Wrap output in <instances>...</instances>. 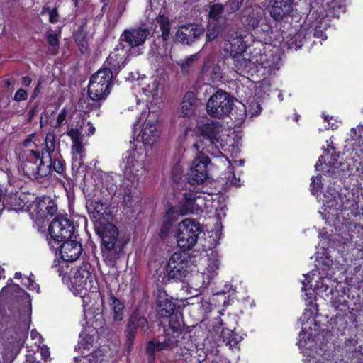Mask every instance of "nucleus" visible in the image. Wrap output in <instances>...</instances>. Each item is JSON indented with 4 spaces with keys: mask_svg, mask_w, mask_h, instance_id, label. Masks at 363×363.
<instances>
[{
    "mask_svg": "<svg viewBox=\"0 0 363 363\" xmlns=\"http://www.w3.org/2000/svg\"><path fill=\"white\" fill-rule=\"evenodd\" d=\"M208 178V172L189 169L186 179L191 186L200 185Z\"/></svg>",
    "mask_w": 363,
    "mask_h": 363,
    "instance_id": "obj_41",
    "label": "nucleus"
},
{
    "mask_svg": "<svg viewBox=\"0 0 363 363\" xmlns=\"http://www.w3.org/2000/svg\"><path fill=\"white\" fill-rule=\"evenodd\" d=\"M78 235L73 238L64 240L59 244L50 245V248L55 253L59 251L61 259L67 262H72L78 259L82 254L83 247L81 242L77 240Z\"/></svg>",
    "mask_w": 363,
    "mask_h": 363,
    "instance_id": "obj_16",
    "label": "nucleus"
},
{
    "mask_svg": "<svg viewBox=\"0 0 363 363\" xmlns=\"http://www.w3.org/2000/svg\"><path fill=\"white\" fill-rule=\"evenodd\" d=\"M163 350L172 351L165 339L162 342L152 339L147 342L145 345V354L147 357L148 363H154L156 359V352Z\"/></svg>",
    "mask_w": 363,
    "mask_h": 363,
    "instance_id": "obj_29",
    "label": "nucleus"
},
{
    "mask_svg": "<svg viewBox=\"0 0 363 363\" xmlns=\"http://www.w3.org/2000/svg\"><path fill=\"white\" fill-rule=\"evenodd\" d=\"M107 302L112 311L113 320L121 321L124 317V303L116 297L111 291L108 294Z\"/></svg>",
    "mask_w": 363,
    "mask_h": 363,
    "instance_id": "obj_31",
    "label": "nucleus"
},
{
    "mask_svg": "<svg viewBox=\"0 0 363 363\" xmlns=\"http://www.w3.org/2000/svg\"><path fill=\"white\" fill-rule=\"evenodd\" d=\"M314 11L311 14V18H313L315 16V21L312 22L311 26L314 27L313 35L317 38H323V32L320 30H318V28H320L319 24L322 23V21L325 18V15L323 13ZM308 18H310V14L308 16Z\"/></svg>",
    "mask_w": 363,
    "mask_h": 363,
    "instance_id": "obj_45",
    "label": "nucleus"
},
{
    "mask_svg": "<svg viewBox=\"0 0 363 363\" xmlns=\"http://www.w3.org/2000/svg\"><path fill=\"white\" fill-rule=\"evenodd\" d=\"M149 330L147 318L135 310L129 316L125 330V347L128 354L133 350L136 335L138 332L145 333Z\"/></svg>",
    "mask_w": 363,
    "mask_h": 363,
    "instance_id": "obj_10",
    "label": "nucleus"
},
{
    "mask_svg": "<svg viewBox=\"0 0 363 363\" xmlns=\"http://www.w3.org/2000/svg\"><path fill=\"white\" fill-rule=\"evenodd\" d=\"M197 107V99L191 91L187 92L181 103V116L179 125L181 130L185 136L189 135L190 132H194L196 126L193 121V116L195 115Z\"/></svg>",
    "mask_w": 363,
    "mask_h": 363,
    "instance_id": "obj_11",
    "label": "nucleus"
},
{
    "mask_svg": "<svg viewBox=\"0 0 363 363\" xmlns=\"http://www.w3.org/2000/svg\"><path fill=\"white\" fill-rule=\"evenodd\" d=\"M184 175V169L181 161H177L172 168V180L179 185Z\"/></svg>",
    "mask_w": 363,
    "mask_h": 363,
    "instance_id": "obj_48",
    "label": "nucleus"
},
{
    "mask_svg": "<svg viewBox=\"0 0 363 363\" xmlns=\"http://www.w3.org/2000/svg\"><path fill=\"white\" fill-rule=\"evenodd\" d=\"M244 0H228L223 5L224 10L228 13H233L242 5Z\"/></svg>",
    "mask_w": 363,
    "mask_h": 363,
    "instance_id": "obj_51",
    "label": "nucleus"
},
{
    "mask_svg": "<svg viewBox=\"0 0 363 363\" xmlns=\"http://www.w3.org/2000/svg\"><path fill=\"white\" fill-rule=\"evenodd\" d=\"M190 262V258L183 252L172 254L165 265V274L162 282L166 284L172 281H182L191 271Z\"/></svg>",
    "mask_w": 363,
    "mask_h": 363,
    "instance_id": "obj_4",
    "label": "nucleus"
},
{
    "mask_svg": "<svg viewBox=\"0 0 363 363\" xmlns=\"http://www.w3.org/2000/svg\"><path fill=\"white\" fill-rule=\"evenodd\" d=\"M37 137L35 133L29 134L27 138L23 142V146L26 147L27 149H30L33 145L36 146L35 143H33V140Z\"/></svg>",
    "mask_w": 363,
    "mask_h": 363,
    "instance_id": "obj_61",
    "label": "nucleus"
},
{
    "mask_svg": "<svg viewBox=\"0 0 363 363\" xmlns=\"http://www.w3.org/2000/svg\"><path fill=\"white\" fill-rule=\"evenodd\" d=\"M9 281L13 282L12 279ZM0 302H4L9 308H28L31 306L30 294L18 284H11L3 287L0 291Z\"/></svg>",
    "mask_w": 363,
    "mask_h": 363,
    "instance_id": "obj_9",
    "label": "nucleus"
},
{
    "mask_svg": "<svg viewBox=\"0 0 363 363\" xmlns=\"http://www.w3.org/2000/svg\"><path fill=\"white\" fill-rule=\"evenodd\" d=\"M18 159L24 175L30 179H41L49 175L45 157L40 155L39 150H23Z\"/></svg>",
    "mask_w": 363,
    "mask_h": 363,
    "instance_id": "obj_3",
    "label": "nucleus"
},
{
    "mask_svg": "<svg viewBox=\"0 0 363 363\" xmlns=\"http://www.w3.org/2000/svg\"><path fill=\"white\" fill-rule=\"evenodd\" d=\"M264 15V10L258 5L245 7L241 11L240 21L247 29L255 30L263 20Z\"/></svg>",
    "mask_w": 363,
    "mask_h": 363,
    "instance_id": "obj_22",
    "label": "nucleus"
},
{
    "mask_svg": "<svg viewBox=\"0 0 363 363\" xmlns=\"http://www.w3.org/2000/svg\"><path fill=\"white\" fill-rule=\"evenodd\" d=\"M334 306L335 308L341 311H346L349 308L348 302L346 301L345 299L341 301L340 299L337 301H334Z\"/></svg>",
    "mask_w": 363,
    "mask_h": 363,
    "instance_id": "obj_63",
    "label": "nucleus"
},
{
    "mask_svg": "<svg viewBox=\"0 0 363 363\" xmlns=\"http://www.w3.org/2000/svg\"><path fill=\"white\" fill-rule=\"evenodd\" d=\"M73 39L82 54L89 50L88 32L86 31V21L82 19L77 29L73 32Z\"/></svg>",
    "mask_w": 363,
    "mask_h": 363,
    "instance_id": "obj_28",
    "label": "nucleus"
},
{
    "mask_svg": "<svg viewBox=\"0 0 363 363\" xmlns=\"http://www.w3.org/2000/svg\"><path fill=\"white\" fill-rule=\"evenodd\" d=\"M46 40L48 45L52 48L57 46L59 44V38L54 32L48 33Z\"/></svg>",
    "mask_w": 363,
    "mask_h": 363,
    "instance_id": "obj_57",
    "label": "nucleus"
},
{
    "mask_svg": "<svg viewBox=\"0 0 363 363\" xmlns=\"http://www.w3.org/2000/svg\"><path fill=\"white\" fill-rule=\"evenodd\" d=\"M261 41L254 42L252 48H250L251 60L255 63L261 65L262 67L267 69L269 71H275L279 69V61L280 59L274 55L270 51L267 52L265 45Z\"/></svg>",
    "mask_w": 363,
    "mask_h": 363,
    "instance_id": "obj_14",
    "label": "nucleus"
},
{
    "mask_svg": "<svg viewBox=\"0 0 363 363\" xmlns=\"http://www.w3.org/2000/svg\"><path fill=\"white\" fill-rule=\"evenodd\" d=\"M199 129L201 135L208 140L211 145H216L218 143L220 125L218 121H211L203 123L199 127Z\"/></svg>",
    "mask_w": 363,
    "mask_h": 363,
    "instance_id": "obj_26",
    "label": "nucleus"
},
{
    "mask_svg": "<svg viewBox=\"0 0 363 363\" xmlns=\"http://www.w3.org/2000/svg\"><path fill=\"white\" fill-rule=\"evenodd\" d=\"M67 135L71 138L72 143L82 140V133L77 128H70Z\"/></svg>",
    "mask_w": 363,
    "mask_h": 363,
    "instance_id": "obj_58",
    "label": "nucleus"
},
{
    "mask_svg": "<svg viewBox=\"0 0 363 363\" xmlns=\"http://www.w3.org/2000/svg\"><path fill=\"white\" fill-rule=\"evenodd\" d=\"M40 13L44 15L48 13L49 15V22L51 23H56L60 20V14L57 7L52 9L49 6H43Z\"/></svg>",
    "mask_w": 363,
    "mask_h": 363,
    "instance_id": "obj_50",
    "label": "nucleus"
},
{
    "mask_svg": "<svg viewBox=\"0 0 363 363\" xmlns=\"http://www.w3.org/2000/svg\"><path fill=\"white\" fill-rule=\"evenodd\" d=\"M22 284L26 286L28 289L34 291L36 290L37 292H39L40 291V286L39 284H38L30 276L29 277H25L22 279Z\"/></svg>",
    "mask_w": 363,
    "mask_h": 363,
    "instance_id": "obj_53",
    "label": "nucleus"
},
{
    "mask_svg": "<svg viewBox=\"0 0 363 363\" xmlns=\"http://www.w3.org/2000/svg\"><path fill=\"white\" fill-rule=\"evenodd\" d=\"M234 106L233 96L225 91H216L206 103L208 114L215 118L229 116Z\"/></svg>",
    "mask_w": 363,
    "mask_h": 363,
    "instance_id": "obj_8",
    "label": "nucleus"
},
{
    "mask_svg": "<svg viewBox=\"0 0 363 363\" xmlns=\"http://www.w3.org/2000/svg\"><path fill=\"white\" fill-rule=\"evenodd\" d=\"M179 216V213L173 206L168 208L163 217V222L160 229L159 235L161 238H164L169 235L177 222Z\"/></svg>",
    "mask_w": 363,
    "mask_h": 363,
    "instance_id": "obj_27",
    "label": "nucleus"
},
{
    "mask_svg": "<svg viewBox=\"0 0 363 363\" xmlns=\"http://www.w3.org/2000/svg\"><path fill=\"white\" fill-rule=\"evenodd\" d=\"M140 136L144 145L152 146L159 138V132L155 123L145 121Z\"/></svg>",
    "mask_w": 363,
    "mask_h": 363,
    "instance_id": "obj_30",
    "label": "nucleus"
},
{
    "mask_svg": "<svg viewBox=\"0 0 363 363\" xmlns=\"http://www.w3.org/2000/svg\"><path fill=\"white\" fill-rule=\"evenodd\" d=\"M155 297L156 311L158 315L172 320L173 317L177 319H183L182 313L176 308V303L172 301V298L169 296L163 289H157L154 294Z\"/></svg>",
    "mask_w": 363,
    "mask_h": 363,
    "instance_id": "obj_13",
    "label": "nucleus"
},
{
    "mask_svg": "<svg viewBox=\"0 0 363 363\" xmlns=\"http://www.w3.org/2000/svg\"><path fill=\"white\" fill-rule=\"evenodd\" d=\"M115 74L111 72L110 70L106 69L105 67L100 69L97 72L94 74L90 79L92 81H96L99 84H103L105 86L107 85L111 89L113 85V79L115 78Z\"/></svg>",
    "mask_w": 363,
    "mask_h": 363,
    "instance_id": "obj_35",
    "label": "nucleus"
},
{
    "mask_svg": "<svg viewBox=\"0 0 363 363\" xmlns=\"http://www.w3.org/2000/svg\"><path fill=\"white\" fill-rule=\"evenodd\" d=\"M192 286L196 289L206 288L209 284V281L206 282L205 275L203 273H196L194 275H191L189 281Z\"/></svg>",
    "mask_w": 363,
    "mask_h": 363,
    "instance_id": "obj_49",
    "label": "nucleus"
},
{
    "mask_svg": "<svg viewBox=\"0 0 363 363\" xmlns=\"http://www.w3.org/2000/svg\"><path fill=\"white\" fill-rule=\"evenodd\" d=\"M129 52L125 45L118 40V43L113 50L110 52L104 64L105 68L110 70L116 77L127 64Z\"/></svg>",
    "mask_w": 363,
    "mask_h": 363,
    "instance_id": "obj_18",
    "label": "nucleus"
},
{
    "mask_svg": "<svg viewBox=\"0 0 363 363\" xmlns=\"http://www.w3.org/2000/svg\"><path fill=\"white\" fill-rule=\"evenodd\" d=\"M225 11L223 4H214L210 7L208 21L225 24L226 18L223 16Z\"/></svg>",
    "mask_w": 363,
    "mask_h": 363,
    "instance_id": "obj_40",
    "label": "nucleus"
},
{
    "mask_svg": "<svg viewBox=\"0 0 363 363\" xmlns=\"http://www.w3.org/2000/svg\"><path fill=\"white\" fill-rule=\"evenodd\" d=\"M293 0H273L270 15L276 21L286 23L293 11Z\"/></svg>",
    "mask_w": 363,
    "mask_h": 363,
    "instance_id": "obj_23",
    "label": "nucleus"
},
{
    "mask_svg": "<svg viewBox=\"0 0 363 363\" xmlns=\"http://www.w3.org/2000/svg\"><path fill=\"white\" fill-rule=\"evenodd\" d=\"M94 229L101 239L100 249L104 261L107 265L113 267L123 255L129 238L125 235L120 236L116 225L104 218L94 223Z\"/></svg>",
    "mask_w": 363,
    "mask_h": 363,
    "instance_id": "obj_1",
    "label": "nucleus"
},
{
    "mask_svg": "<svg viewBox=\"0 0 363 363\" xmlns=\"http://www.w3.org/2000/svg\"><path fill=\"white\" fill-rule=\"evenodd\" d=\"M203 231L201 223L193 218H185L179 224L177 241L179 248L185 250L192 249L196 244L199 236Z\"/></svg>",
    "mask_w": 363,
    "mask_h": 363,
    "instance_id": "obj_7",
    "label": "nucleus"
},
{
    "mask_svg": "<svg viewBox=\"0 0 363 363\" xmlns=\"http://www.w3.org/2000/svg\"><path fill=\"white\" fill-rule=\"evenodd\" d=\"M33 209L32 216L35 217L38 223H44L55 216L57 212V205L55 200L50 196H37L30 206Z\"/></svg>",
    "mask_w": 363,
    "mask_h": 363,
    "instance_id": "obj_17",
    "label": "nucleus"
},
{
    "mask_svg": "<svg viewBox=\"0 0 363 363\" xmlns=\"http://www.w3.org/2000/svg\"><path fill=\"white\" fill-rule=\"evenodd\" d=\"M200 75L203 80L215 83L221 81L223 72L218 64L208 59L203 62Z\"/></svg>",
    "mask_w": 363,
    "mask_h": 363,
    "instance_id": "obj_25",
    "label": "nucleus"
},
{
    "mask_svg": "<svg viewBox=\"0 0 363 363\" xmlns=\"http://www.w3.org/2000/svg\"><path fill=\"white\" fill-rule=\"evenodd\" d=\"M224 26V23L208 21L206 33V41L211 42L215 40L223 29Z\"/></svg>",
    "mask_w": 363,
    "mask_h": 363,
    "instance_id": "obj_42",
    "label": "nucleus"
},
{
    "mask_svg": "<svg viewBox=\"0 0 363 363\" xmlns=\"http://www.w3.org/2000/svg\"><path fill=\"white\" fill-rule=\"evenodd\" d=\"M201 193H206V191L202 190ZM200 201H203L201 192L189 189L183 194L182 198L179 201L177 212L181 216L197 212L201 208L199 204Z\"/></svg>",
    "mask_w": 363,
    "mask_h": 363,
    "instance_id": "obj_21",
    "label": "nucleus"
},
{
    "mask_svg": "<svg viewBox=\"0 0 363 363\" xmlns=\"http://www.w3.org/2000/svg\"><path fill=\"white\" fill-rule=\"evenodd\" d=\"M45 161L47 162L45 165L49 170V174L53 171L60 175H64L65 172V162L60 153L50 155L49 157H45Z\"/></svg>",
    "mask_w": 363,
    "mask_h": 363,
    "instance_id": "obj_33",
    "label": "nucleus"
},
{
    "mask_svg": "<svg viewBox=\"0 0 363 363\" xmlns=\"http://www.w3.org/2000/svg\"><path fill=\"white\" fill-rule=\"evenodd\" d=\"M150 30L146 27L140 26L135 28L125 29L121 33L119 41L125 45L130 52L133 53L135 48H138V55L142 54L143 50H140V46H143L147 38L150 35Z\"/></svg>",
    "mask_w": 363,
    "mask_h": 363,
    "instance_id": "obj_15",
    "label": "nucleus"
},
{
    "mask_svg": "<svg viewBox=\"0 0 363 363\" xmlns=\"http://www.w3.org/2000/svg\"><path fill=\"white\" fill-rule=\"evenodd\" d=\"M110 87L96 81L89 80L88 85V97L84 100V106L82 105V99H80L79 104L84 112H89L97 110L101 106V102L110 94Z\"/></svg>",
    "mask_w": 363,
    "mask_h": 363,
    "instance_id": "obj_12",
    "label": "nucleus"
},
{
    "mask_svg": "<svg viewBox=\"0 0 363 363\" xmlns=\"http://www.w3.org/2000/svg\"><path fill=\"white\" fill-rule=\"evenodd\" d=\"M23 346V341L16 333L13 340L4 342L0 363H12L21 352Z\"/></svg>",
    "mask_w": 363,
    "mask_h": 363,
    "instance_id": "obj_24",
    "label": "nucleus"
},
{
    "mask_svg": "<svg viewBox=\"0 0 363 363\" xmlns=\"http://www.w3.org/2000/svg\"><path fill=\"white\" fill-rule=\"evenodd\" d=\"M104 360V355L101 350H93L89 353L88 362L89 363H101Z\"/></svg>",
    "mask_w": 363,
    "mask_h": 363,
    "instance_id": "obj_54",
    "label": "nucleus"
},
{
    "mask_svg": "<svg viewBox=\"0 0 363 363\" xmlns=\"http://www.w3.org/2000/svg\"><path fill=\"white\" fill-rule=\"evenodd\" d=\"M42 88H43L42 81H41V79H39L32 92V94L30 96V101H33L38 96L39 94L41 91Z\"/></svg>",
    "mask_w": 363,
    "mask_h": 363,
    "instance_id": "obj_64",
    "label": "nucleus"
},
{
    "mask_svg": "<svg viewBox=\"0 0 363 363\" xmlns=\"http://www.w3.org/2000/svg\"><path fill=\"white\" fill-rule=\"evenodd\" d=\"M262 110V108L261 105L255 101L251 103L249 111L250 112L252 116H257L260 114Z\"/></svg>",
    "mask_w": 363,
    "mask_h": 363,
    "instance_id": "obj_60",
    "label": "nucleus"
},
{
    "mask_svg": "<svg viewBox=\"0 0 363 363\" xmlns=\"http://www.w3.org/2000/svg\"><path fill=\"white\" fill-rule=\"evenodd\" d=\"M157 23L159 24L161 34L157 35L151 45L152 50L157 52H165L168 49V45L173 38L171 35V23L168 17L164 15H159L156 18Z\"/></svg>",
    "mask_w": 363,
    "mask_h": 363,
    "instance_id": "obj_19",
    "label": "nucleus"
},
{
    "mask_svg": "<svg viewBox=\"0 0 363 363\" xmlns=\"http://www.w3.org/2000/svg\"><path fill=\"white\" fill-rule=\"evenodd\" d=\"M173 318L164 329V339L172 351L176 347H186L192 337L191 330L184 324V320Z\"/></svg>",
    "mask_w": 363,
    "mask_h": 363,
    "instance_id": "obj_6",
    "label": "nucleus"
},
{
    "mask_svg": "<svg viewBox=\"0 0 363 363\" xmlns=\"http://www.w3.org/2000/svg\"><path fill=\"white\" fill-rule=\"evenodd\" d=\"M351 132L356 136L359 140V143L363 145V125H358L357 130L356 128H352Z\"/></svg>",
    "mask_w": 363,
    "mask_h": 363,
    "instance_id": "obj_62",
    "label": "nucleus"
},
{
    "mask_svg": "<svg viewBox=\"0 0 363 363\" xmlns=\"http://www.w3.org/2000/svg\"><path fill=\"white\" fill-rule=\"evenodd\" d=\"M322 176L318 175L317 177H312L311 183V191L313 195L318 194L322 189L321 182Z\"/></svg>",
    "mask_w": 363,
    "mask_h": 363,
    "instance_id": "obj_52",
    "label": "nucleus"
},
{
    "mask_svg": "<svg viewBox=\"0 0 363 363\" xmlns=\"http://www.w3.org/2000/svg\"><path fill=\"white\" fill-rule=\"evenodd\" d=\"M233 69L239 74H243L249 72L252 60L244 58L242 55L232 57Z\"/></svg>",
    "mask_w": 363,
    "mask_h": 363,
    "instance_id": "obj_39",
    "label": "nucleus"
},
{
    "mask_svg": "<svg viewBox=\"0 0 363 363\" xmlns=\"http://www.w3.org/2000/svg\"><path fill=\"white\" fill-rule=\"evenodd\" d=\"M346 200H342L340 205L341 211H344L346 210L351 211V216H357L359 214L358 202H357L353 197L352 199L345 198Z\"/></svg>",
    "mask_w": 363,
    "mask_h": 363,
    "instance_id": "obj_44",
    "label": "nucleus"
},
{
    "mask_svg": "<svg viewBox=\"0 0 363 363\" xmlns=\"http://www.w3.org/2000/svg\"><path fill=\"white\" fill-rule=\"evenodd\" d=\"M66 117H67V111L64 108L60 110V111L57 117L56 123L54 125V127L55 128H60V126H62V125L64 123V122L66 119Z\"/></svg>",
    "mask_w": 363,
    "mask_h": 363,
    "instance_id": "obj_59",
    "label": "nucleus"
},
{
    "mask_svg": "<svg viewBox=\"0 0 363 363\" xmlns=\"http://www.w3.org/2000/svg\"><path fill=\"white\" fill-rule=\"evenodd\" d=\"M94 345V337L89 334H86L84 337H80L75 350H87L89 352Z\"/></svg>",
    "mask_w": 363,
    "mask_h": 363,
    "instance_id": "obj_46",
    "label": "nucleus"
},
{
    "mask_svg": "<svg viewBox=\"0 0 363 363\" xmlns=\"http://www.w3.org/2000/svg\"><path fill=\"white\" fill-rule=\"evenodd\" d=\"M248 45L247 42L245 40V38L242 35L233 38L230 41V46L228 49L230 57H237L238 55H243V53L246 52Z\"/></svg>",
    "mask_w": 363,
    "mask_h": 363,
    "instance_id": "obj_34",
    "label": "nucleus"
},
{
    "mask_svg": "<svg viewBox=\"0 0 363 363\" xmlns=\"http://www.w3.org/2000/svg\"><path fill=\"white\" fill-rule=\"evenodd\" d=\"M220 324L223 326L220 337L223 338V342L230 345H235L241 341V336H240L234 329L228 328L226 326V323H223L222 320H220Z\"/></svg>",
    "mask_w": 363,
    "mask_h": 363,
    "instance_id": "obj_36",
    "label": "nucleus"
},
{
    "mask_svg": "<svg viewBox=\"0 0 363 363\" xmlns=\"http://www.w3.org/2000/svg\"><path fill=\"white\" fill-rule=\"evenodd\" d=\"M91 266L88 262H82L76 267L71 277V286L75 296H79L85 302L89 293L99 291V284L95 274L91 272Z\"/></svg>",
    "mask_w": 363,
    "mask_h": 363,
    "instance_id": "obj_2",
    "label": "nucleus"
},
{
    "mask_svg": "<svg viewBox=\"0 0 363 363\" xmlns=\"http://www.w3.org/2000/svg\"><path fill=\"white\" fill-rule=\"evenodd\" d=\"M47 240L49 246L59 244L64 240L73 238L76 234V227L74 222L67 215H57L48 226Z\"/></svg>",
    "mask_w": 363,
    "mask_h": 363,
    "instance_id": "obj_5",
    "label": "nucleus"
},
{
    "mask_svg": "<svg viewBox=\"0 0 363 363\" xmlns=\"http://www.w3.org/2000/svg\"><path fill=\"white\" fill-rule=\"evenodd\" d=\"M334 16L339 17L340 14L346 12L345 0H332L329 4Z\"/></svg>",
    "mask_w": 363,
    "mask_h": 363,
    "instance_id": "obj_47",
    "label": "nucleus"
},
{
    "mask_svg": "<svg viewBox=\"0 0 363 363\" xmlns=\"http://www.w3.org/2000/svg\"><path fill=\"white\" fill-rule=\"evenodd\" d=\"M204 32L205 28L201 24L189 23L182 25L177 30L174 39L181 44L191 45L199 40Z\"/></svg>",
    "mask_w": 363,
    "mask_h": 363,
    "instance_id": "obj_20",
    "label": "nucleus"
},
{
    "mask_svg": "<svg viewBox=\"0 0 363 363\" xmlns=\"http://www.w3.org/2000/svg\"><path fill=\"white\" fill-rule=\"evenodd\" d=\"M56 136L54 130H50L46 133L45 139V147L40 150L42 157H49L50 155H54L56 152Z\"/></svg>",
    "mask_w": 363,
    "mask_h": 363,
    "instance_id": "obj_37",
    "label": "nucleus"
},
{
    "mask_svg": "<svg viewBox=\"0 0 363 363\" xmlns=\"http://www.w3.org/2000/svg\"><path fill=\"white\" fill-rule=\"evenodd\" d=\"M284 33V35H283V39H286V44L289 49H294L297 50L301 48L304 42L306 40V33L303 29H300L298 32L294 33Z\"/></svg>",
    "mask_w": 363,
    "mask_h": 363,
    "instance_id": "obj_32",
    "label": "nucleus"
},
{
    "mask_svg": "<svg viewBox=\"0 0 363 363\" xmlns=\"http://www.w3.org/2000/svg\"><path fill=\"white\" fill-rule=\"evenodd\" d=\"M28 92L25 89L20 88L14 94L13 99L17 102H20L21 101H26L28 99Z\"/></svg>",
    "mask_w": 363,
    "mask_h": 363,
    "instance_id": "obj_55",
    "label": "nucleus"
},
{
    "mask_svg": "<svg viewBox=\"0 0 363 363\" xmlns=\"http://www.w3.org/2000/svg\"><path fill=\"white\" fill-rule=\"evenodd\" d=\"M123 203L125 208H130L132 211H134L135 207L140 203V199L139 196L135 195V191L133 192L132 186H127L124 189Z\"/></svg>",
    "mask_w": 363,
    "mask_h": 363,
    "instance_id": "obj_38",
    "label": "nucleus"
},
{
    "mask_svg": "<svg viewBox=\"0 0 363 363\" xmlns=\"http://www.w3.org/2000/svg\"><path fill=\"white\" fill-rule=\"evenodd\" d=\"M199 56V55L198 53L193 54V55H191L190 56H189L184 60V62H182V66H181L182 69H186L191 67L192 66L193 62L198 60Z\"/></svg>",
    "mask_w": 363,
    "mask_h": 363,
    "instance_id": "obj_56",
    "label": "nucleus"
},
{
    "mask_svg": "<svg viewBox=\"0 0 363 363\" xmlns=\"http://www.w3.org/2000/svg\"><path fill=\"white\" fill-rule=\"evenodd\" d=\"M211 162L210 158L200 152L193 161V167L190 169H196V171H201L208 172V166Z\"/></svg>",
    "mask_w": 363,
    "mask_h": 363,
    "instance_id": "obj_43",
    "label": "nucleus"
}]
</instances>
